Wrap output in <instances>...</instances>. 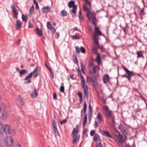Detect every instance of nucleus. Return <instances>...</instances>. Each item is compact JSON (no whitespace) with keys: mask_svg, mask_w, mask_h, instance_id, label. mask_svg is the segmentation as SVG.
Instances as JSON below:
<instances>
[{"mask_svg":"<svg viewBox=\"0 0 147 147\" xmlns=\"http://www.w3.org/2000/svg\"><path fill=\"white\" fill-rule=\"evenodd\" d=\"M8 116V114L7 112L5 111H4L2 112V119H7Z\"/></svg>","mask_w":147,"mask_h":147,"instance_id":"obj_27","label":"nucleus"},{"mask_svg":"<svg viewBox=\"0 0 147 147\" xmlns=\"http://www.w3.org/2000/svg\"><path fill=\"white\" fill-rule=\"evenodd\" d=\"M119 128L122 133L124 134L126 133L127 128L125 125L121 124L119 126Z\"/></svg>","mask_w":147,"mask_h":147,"instance_id":"obj_11","label":"nucleus"},{"mask_svg":"<svg viewBox=\"0 0 147 147\" xmlns=\"http://www.w3.org/2000/svg\"><path fill=\"white\" fill-rule=\"evenodd\" d=\"M98 69V67L93 64L92 62H90L88 65V70L89 72L91 74H94L96 73Z\"/></svg>","mask_w":147,"mask_h":147,"instance_id":"obj_5","label":"nucleus"},{"mask_svg":"<svg viewBox=\"0 0 147 147\" xmlns=\"http://www.w3.org/2000/svg\"><path fill=\"white\" fill-rule=\"evenodd\" d=\"M123 68L126 72V74H127V78L128 79L129 81H130V78L131 76V75H133L134 74L133 72L132 71H130L128 70L124 66H123Z\"/></svg>","mask_w":147,"mask_h":147,"instance_id":"obj_9","label":"nucleus"},{"mask_svg":"<svg viewBox=\"0 0 147 147\" xmlns=\"http://www.w3.org/2000/svg\"><path fill=\"white\" fill-rule=\"evenodd\" d=\"M85 63H84L82 61L80 62V66L81 68V71L84 74H85Z\"/></svg>","mask_w":147,"mask_h":147,"instance_id":"obj_20","label":"nucleus"},{"mask_svg":"<svg viewBox=\"0 0 147 147\" xmlns=\"http://www.w3.org/2000/svg\"><path fill=\"white\" fill-rule=\"evenodd\" d=\"M51 7L49 6L44 7L41 10L42 12L44 13L48 12L50 11Z\"/></svg>","mask_w":147,"mask_h":147,"instance_id":"obj_12","label":"nucleus"},{"mask_svg":"<svg viewBox=\"0 0 147 147\" xmlns=\"http://www.w3.org/2000/svg\"><path fill=\"white\" fill-rule=\"evenodd\" d=\"M101 134L103 136H106L108 138H112L109 132L108 131L103 130V131H101Z\"/></svg>","mask_w":147,"mask_h":147,"instance_id":"obj_13","label":"nucleus"},{"mask_svg":"<svg viewBox=\"0 0 147 147\" xmlns=\"http://www.w3.org/2000/svg\"><path fill=\"white\" fill-rule=\"evenodd\" d=\"M117 137V140H118L119 142H122L123 137L119 133V134L118 135H116Z\"/></svg>","mask_w":147,"mask_h":147,"instance_id":"obj_26","label":"nucleus"},{"mask_svg":"<svg viewBox=\"0 0 147 147\" xmlns=\"http://www.w3.org/2000/svg\"><path fill=\"white\" fill-rule=\"evenodd\" d=\"M38 71V67H36L33 71L31 72L32 73V75L33 74V76L34 78H35L38 76V74L37 72Z\"/></svg>","mask_w":147,"mask_h":147,"instance_id":"obj_23","label":"nucleus"},{"mask_svg":"<svg viewBox=\"0 0 147 147\" xmlns=\"http://www.w3.org/2000/svg\"><path fill=\"white\" fill-rule=\"evenodd\" d=\"M37 96L38 93L36 92V88H34V92H32L31 94V96L33 98H36L37 97Z\"/></svg>","mask_w":147,"mask_h":147,"instance_id":"obj_30","label":"nucleus"},{"mask_svg":"<svg viewBox=\"0 0 147 147\" xmlns=\"http://www.w3.org/2000/svg\"><path fill=\"white\" fill-rule=\"evenodd\" d=\"M22 19L23 21L26 22L27 21L28 19V16L27 15L25 16L24 15L22 14Z\"/></svg>","mask_w":147,"mask_h":147,"instance_id":"obj_38","label":"nucleus"},{"mask_svg":"<svg viewBox=\"0 0 147 147\" xmlns=\"http://www.w3.org/2000/svg\"><path fill=\"white\" fill-rule=\"evenodd\" d=\"M48 69H49V70L50 71V74L51 75H53V72L52 71L51 69L50 68H48Z\"/></svg>","mask_w":147,"mask_h":147,"instance_id":"obj_54","label":"nucleus"},{"mask_svg":"<svg viewBox=\"0 0 147 147\" xmlns=\"http://www.w3.org/2000/svg\"><path fill=\"white\" fill-rule=\"evenodd\" d=\"M96 119L99 123H100L102 121H103L102 116L100 112H98L96 116Z\"/></svg>","mask_w":147,"mask_h":147,"instance_id":"obj_17","label":"nucleus"},{"mask_svg":"<svg viewBox=\"0 0 147 147\" xmlns=\"http://www.w3.org/2000/svg\"><path fill=\"white\" fill-rule=\"evenodd\" d=\"M136 54L138 55L137 58L140 57H144L143 55V53L142 51H138L136 53Z\"/></svg>","mask_w":147,"mask_h":147,"instance_id":"obj_34","label":"nucleus"},{"mask_svg":"<svg viewBox=\"0 0 147 147\" xmlns=\"http://www.w3.org/2000/svg\"><path fill=\"white\" fill-rule=\"evenodd\" d=\"M78 96L80 97V100L81 101V100H82V92L80 91H79L78 93Z\"/></svg>","mask_w":147,"mask_h":147,"instance_id":"obj_41","label":"nucleus"},{"mask_svg":"<svg viewBox=\"0 0 147 147\" xmlns=\"http://www.w3.org/2000/svg\"><path fill=\"white\" fill-rule=\"evenodd\" d=\"M18 100L20 105L22 106H23L24 105V101L23 100L22 97L20 96H19Z\"/></svg>","mask_w":147,"mask_h":147,"instance_id":"obj_35","label":"nucleus"},{"mask_svg":"<svg viewBox=\"0 0 147 147\" xmlns=\"http://www.w3.org/2000/svg\"><path fill=\"white\" fill-rule=\"evenodd\" d=\"M122 76L123 77H125L127 78V74H126V73L125 74L122 75Z\"/></svg>","mask_w":147,"mask_h":147,"instance_id":"obj_59","label":"nucleus"},{"mask_svg":"<svg viewBox=\"0 0 147 147\" xmlns=\"http://www.w3.org/2000/svg\"><path fill=\"white\" fill-rule=\"evenodd\" d=\"M34 12V8L33 7V6H32L30 9V10L29 11V15L30 16V15H32V14Z\"/></svg>","mask_w":147,"mask_h":147,"instance_id":"obj_39","label":"nucleus"},{"mask_svg":"<svg viewBox=\"0 0 147 147\" xmlns=\"http://www.w3.org/2000/svg\"><path fill=\"white\" fill-rule=\"evenodd\" d=\"M104 110V115L107 119H111L114 124L115 123V117L114 114L109 109L108 107L105 105L103 107Z\"/></svg>","mask_w":147,"mask_h":147,"instance_id":"obj_2","label":"nucleus"},{"mask_svg":"<svg viewBox=\"0 0 147 147\" xmlns=\"http://www.w3.org/2000/svg\"><path fill=\"white\" fill-rule=\"evenodd\" d=\"M88 132V131L87 129H85L83 130V132L86 134Z\"/></svg>","mask_w":147,"mask_h":147,"instance_id":"obj_56","label":"nucleus"},{"mask_svg":"<svg viewBox=\"0 0 147 147\" xmlns=\"http://www.w3.org/2000/svg\"><path fill=\"white\" fill-rule=\"evenodd\" d=\"M95 131L94 130H92L90 132V135L91 136H92L94 134Z\"/></svg>","mask_w":147,"mask_h":147,"instance_id":"obj_51","label":"nucleus"},{"mask_svg":"<svg viewBox=\"0 0 147 147\" xmlns=\"http://www.w3.org/2000/svg\"><path fill=\"white\" fill-rule=\"evenodd\" d=\"M36 33L39 36H41L42 35V32L38 28L36 27Z\"/></svg>","mask_w":147,"mask_h":147,"instance_id":"obj_29","label":"nucleus"},{"mask_svg":"<svg viewBox=\"0 0 147 147\" xmlns=\"http://www.w3.org/2000/svg\"><path fill=\"white\" fill-rule=\"evenodd\" d=\"M67 12L65 10L61 11L60 13V15L61 17L66 16H67Z\"/></svg>","mask_w":147,"mask_h":147,"instance_id":"obj_28","label":"nucleus"},{"mask_svg":"<svg viewBox=\"0 0 147 147\" xmlns=\"http://www.w3.org/2000/svg\"><path fill=\"white\" fill-rule=\"evenodd\" d=\"M2 132H0V138H2V137L3 136V135L2 134Z\"/></svg>","mask_w":147,"mask_h":147,"instance_id":"obj_61","label":"nucleus"},{"mask_svg":"<svg viewBox=\"0 0 147 147\" xmlns=\"http://www.w3.org/2000/svg\"><path fill=\"white\" fill-rule=\"evenodd\" d=\"M3 130L7 134H9L10 132V127L8 125H6L5 126Z\"/></svg>","mask_w":147,"mask_h":147,"instance_id":"obj_16","label":"nucleus"},{"mask_svg":"<svg viewBox=\"0 0 147 147\" xmlns=\"http://www.w3.org/2000/svg\"><path fill=\"white\" fill-rule=\"evenodd\" d=\"M80 50L81 52L83 53H86V50L84 47H80Z\"/></svg>","mask_w":147,"mask_h":147,"instance_id":"obj_43","label":"nucleus"},{"mask_svg":"<svg viewBox=\"0 0 147 147\" xmlns=\"http://www.w3.org/2000/svg\"><path fill=\"white\" fill-rule=\"evenodd\" d=\"M22 24V22L20 20H17L15 25L16 28L17 30L19 29L21 26Z\"/></svg>","mask_w":147,"mask_h":147,"instance_id":"obj_14","label":"nucleus"},{"mask_svg":"<svg viewBox=\"0 0 147 147\" xmlns=\"http://www.w3.org/2000/svg\"><path fill=\"white\" fill-rule=\"evenodd\" d=\"M34 2V3L36 5V4H38V3L37 2V1H36V0H33Z\"/></svg>","mask_w":147,"mask_h":147,"instance_id":"obj_62","label":"nucleus"},{"mask_svg":"<svg viewBox=\"0 0 147 147\" xmlns=\"http://www.w3.org/2000/svg\"><path fill=\"white\" fill-rule=\"evenodd\" d=\"M36 9L37 10H38L39 9V7L38 6V4H36Z\"/></svg>","mask_w":147,"mask_h":147,"instance_id":"obj_58","label":"nucleus"},{"mask_svg":"<svg viewBox=\"0 0 147 147\" xmlns=\"http://www.w3.org/2000/svg\"><path fill=\"white\" fill-rule=\"evenodd\" d=\"M95 147H102L101 142L98 143L97 142L95 144Z\"/></svg>","mask_w":147,"mask_h":147,"instance_id":"obj_45","label":"nucleus"},{"mask_svg":"<svg viewBox=\"0 0 147 147\" xmlns=\"http://www.w3.org/2000/svg\"><path fill=\"white\" fill-rule=\"evenodd\" d=\"M87 122V114L86 113L85 115L84 118L83 120V125L84 128H85Z\"/></svg>","mask_w":147,"mask_h":147,"instance_id":"obj_24","label":"nucleus"},{"mask_svg":"<svg viewBox=\"0 0 147 147\" xmlns=\"http://www.w3.org/2000/svg\"><path fill=\"white\" fill-rule=\"evenodd\" d=\"M71 37L74 39H79L80 38V37H79L77 36H71Z\"/></svg>","mask_w":147,"mask_h":147,"instance_id":"obj_52","label":"nucleus"},{"mask_svg":"<svg viewBox=\"0 0 147 147\" xmlns=\"http://www.w3.org/2000/svg\"><path fill=\"white\" fill-rule=\"evenodd\" d=\"M28 71L26 69H22L19 71L20 76L21 77L22 76L28 73Z\"/></svg>","mask_w":147,"mask_h":147,"instance_id":"obj_22","label":"nucleus"},{"mask_svg":"<svg viewBox=\"0 0 147 147\" xmlns=\"http://www.w3.org/2000/svg\"><path fill=\"white\" fill-rule=\"evenodd\" d=\"M11 8L12 9V11L14 14H17L18 15V10L16 9L14 5H11Z\"/></svg>","mask_w":147,"mask_h":147,"instance_id":"obj_25","label":"nucleus"},{"mask_svg":"<svg viewBox=\"0 0 147 147\" xmlns=\"http://www.w3.org/2000/svg\"><path fill=\"white\" fill-rule=\"evenodd\" d=\"M62 85L63 86H61L60 87V91L63 93L64 92V87L63 86V83H62L61 84V85Z\"/></svg>","mask_w":147,"mask_h":147,"instance_id":"obj_40","label":"nucleus"},{"mask_svg":"<svg viewBox=\"0 0 147 147\" xmlns=\"http://www.w3.org/2000/svg\"><path fill=\"white\" fill-rule=\"evenodd\" d=\"M68 6L69 8L73 7L72 12L73 14H76V13L77 7L76 5L75 4L74 1H72L69 2Z\"/></svg>","mask_w":147,"mask_h":147,"instance_id":"obj_6","label":"nucleus"},{"mask_svg":"<svg viewBox=\"0 0 147 147\" xmlns=\"http://www.w3.org/2000/svg\"><path fill=\"white\" fill-rule=\"evenodd\" d=\"M14 14V17L16 18H18L17 15V14Z\"/></svg>","mask_w":147,"mask_h":147,"instance_id":"obj_63","label":"nucleus"},{"mask_svg":"<svg viewBox=\"0 0 147 147\" xmlns=\"http://www.w3.org/2000/svg\"><path fill=\"white\" fill-rule=\"evenodd\" d=\"M82 15L80 11L79 12V16Z\"/></svg>","mask_w":147,"mask_h":147,"instance_id":"obj_64","label":"nucleus"},{"mask_svg":"<svg viewBox=\"0 0 147 147\" xmlns=\"http://www.w3.org/2000/svg\"><path fill=\"white\" fill-rule=\"evenodd\" d=\"M28 27L29 28H32L33 25L30 21H29L28 23Z\"/></svg>","mask_w":147,"mask_h":147,"instance_id":"obj_49","label":"nucleus"},{"mask_svg":"<svg viewBox=\"0 0 147 147\" xmlns=\"http://www.w3.org/2000/svg\"><path fill=\"white\" fill-rule=\"evenodd\" d=\"M75 49L76 50V52L77 53H80V49L78 46L75 47Z\"/></svg>","mask_w":147,"mask_h":147,"instance_id":"obj_48","label":"nucleus"},{"mask_svg":"<svg viewBox=\"0 0 147 147\" xmlns=\"http://www.w3.org/2000/svg\"><path fill=\"white\" fill-rule=\"evenodd\" d=\"M99 123L97 121H95L94 125H95V127H98V125H99Z\"/></svg>","mask_w":147,"mask_h":147,"instance_id":"obj_50","label":"nucleus"},{"mask_svg":"<svg viewBox=\"0 0 147 147\" xmlns=\"http://www.w3.org/2000/svg\"><path fill=\"white\" fill-rule=\"evenodd\" d=\"M79 18L80 21V22H82L83 21V18L82 15L79 16Z\"/></svg>","mask_w":147,"mask_h":147,"instance_id":"obj_47","label":"nucleus"},{"mask_svg":"<svg viewBox=\"0 0 147 147\" xmlns=\"http://www.w3.org/2000/svg\"><path fill=\"white\" fill-rule=\"evenodd\" d=\"M53 98L55 100L57 98V96L56 93H54L53 94Z\"/></svg>","mask_w":147,"mask_h":147,"instance_id":"obj_53","label":"nucleus"},{"mask_svg":"<svg viewBox=\"0 0 147 147\" xmlns=\"http://www.w3.org/2000/svg\"><path fill=\"white\" fill-rule=\"evenodd\" d=\"M85 2L87 4H88L89 5H90V2L88 1V0H87V1H85Z\"/></svg>","mask_w":147,"mask_h":147,"instance_id":"obj_55","label":"nucleus"},{"mask_svg":"<svg viewBox=\"0 0 147 147\" xmlns=\"http://www.w3.org/2000/svg\"><path fill=\"white\" fill-rule=\"evenodd\" d=\"M95 61L99 64L101 63V58L99 54H98L97 55Z\"/></svg>","mask_w":147,"mask_h":147,"instance_id":"obj_33","label":"nucleus"},{"mask_svg":"<svg viewBox=\"0 0 147 147\" xmlns=\"http://www.w3.org/2000/svg\"><path fill=\"white\" fill-rule=\"evenodd\" d=\"M92 39L94 44L98 47H99V37L95 35V34H93Z\"/></svg>","mask_w":147,"mask_h":147,"instance_id":"obj_10","label":"nucleus"},{"mask_svg":"<svg viewBox=\"0 0 147 147\" xmlns=\"http://www.w3.org/2000/svg\"><path fill=\"white\" fill-rule=\"evenodd\" d=\"M3 128V125L2 123L0 121V132H2Z\"/></svg>","mask_w":147,"mask_h":147,"instance_id":"obj_42","label":"nucleus"},{"mask_svg":"<svg viewBox=\"0 0 147 147\" xmlns=\"http://www.w3.org/2000/svg\"><path fill=\"white\" fill-rule=\"evenodd\" d=\"M67 122V120L66 119H63V121H60V123L61 125L64 123H66Z\"/></svg>","mask_w":147,"mask_h":147,"instance_id":"obj_46","label":"nucleus"},{"mask_svg":"<svg viewBox=\"0 0 147 147\" xmlns=\"http://www.w3.org/2000/svg\"><path fill=\"white\" fill-rule=\"evenodd\" d=\"M47 28L51 31H54L55 30V28L52 26L49 22H47Z\"/></svg>","mask_w":147,"mask_h":147,"instance_id":"obj_19","label":"nucleus"},{"mask_svg":"<svg viewBox=\"0 0 147 147\" xmlns=\"http://www.w3.org/2000/svg\"><path fill=\"white\" fill-rule=\"evenodd\" d=\"M78 131V129L74 128L73 129L71 136L73 138V142L74 144L77 143L79 140L80 135L77 134Z\"/></svg>","mask_w":147,"mask_h":147,"instance_id":"obj_4","label":"nucleus"},{"mask_svg":"<svg viewBox=\"0 0 147 147\" xmlns=\"http://www.w3.org/2000/svg\"><path fill=\"white\" fill-rule=\"evenodd\" d=\"M95 34H95L96 36L101 35L102 34V33L100 32L98 27H94Z\"/></svg>","mask_w":147,"mask_h":147,"instance_id":"obj_18","label":"nucleus"},{"mask_svg":"<svg viewBox=\"0 0 147 147\" xmlns=\"http://www.w3.org/2000/svg\"><path fill=\"white\" fill-rule=\"evenodd\" d=\"M70 77V78L74 80V75H71Z\"/></svg>","mask_w":147,"mask_h":147,"instance_id":"obj_60","label":"nucleus"},{"mask_svg":"<svg viewBox=\"0 0 147 147\" xmlns=\"http://www.w3.org/2000/svg\"><path fill=\"white\" fill-rule=\"evenodd\" d=\"M32 77V73H29L28 75H27L26 77L24 79V80L28 81L27 83H30L31 82V81L30 79Z\"/></svg>","mask_w":147,"mask_h":147,"instance_id":"obj_15","label":"nucleus"},{"mask_svg":"<svg viewBox=\"0 0 147 147\" xmlns=\"http://www.w3.org/2000/svg\"><path fill=\"white\" fill-rule=\"evenodd\" d=\"M84 11L86 12L87 17L89 20L92 19V23L95 26L96 22V19L95 16L91 14V11L87 7L84 6Z\"/></svg>","mask_w":147,"mask_h":147,"instance_id":"obj_3","label":"nucleus"},{"mask_svg":"<svg viewBox=\"0 0 147 147\" xmlns=\"http://www.w3.org/2000/svg\"><path fill=\"white\" fill-rule=\"evenodd\" d=\"M13 140L10 136H7L5 140L6 145L7 146H10L12 145Z\"/></svg>","mask_w":147,"mask_h":147,"instance_id":"obj_8","label":"nucleus"},{"mask_svg":"<svg viewBox=\"0 0 147 147\" xmlns=\"http://www.w3.org/2000/svg\"><path fill=\"white\" fill-rule=\"evenodd\" d=\"M91 49L93 53L94 54H96L97 51V49L96 47L94 46H93L91 47Z\"/></svg>","mask_w":147,"mask_h":147,"instance_id":"obj_36","label":"nucleus"},{"mask_svg":"<svg viewBox=\"0 0 147 147\" xmlns=\"http://www.w3.org/2000/svg\"><path fill=\"white\" fill-rule=\"evenodd\" d=\"M100 138L98 134H95L94 136L93 141L94 142H96L98 140H99Z\"/></svg>","mask_w":147,"mask_h":147,"instance_id":"obj_31","label":"nucleus"},{"mask_svg":"<svg viewBox=\"0 0 147 147\" xmlns=\"http://www.w3.org/2000/svg\"><path fill=\"white\" fill-rule=\"evenodd\" d=\"M102 80L105 83H107L109 80V78L108 75L107 74L105 75L103 77Z\"/></svg>","mask_w":147,"mask_h":147,"instance_id":"obj_21","label":"nucleus"},{"mask_svg":"<svg viewBox=\"0 0 147 147\" xmlns=\"http://www.w3.org/2000/svg\"><path fill=\"white\" fill-rule=\"evenodd\" d=\"M78 31V30L77 27H75L74 28V31Z\"/></svg>","mask_w":147,"mask_h":147,"instance_id":"obj_57","label":"nucleus"},{"mask_svg":"<svg viewBox=\"0 0 147 147\" xmlns=\"http://www.w3.org/2000/svg\"><path fill=\"white\" fill-rule=\"evenodd\" d=\"M52 124L53 126V131L55 134L60 136V135L57 128L56 122L55 119L52 120Z\"/></svg>","mask_w":147,"mask_h":147,"instance_id":"obj_7","label":"nucleus"},{"mask_svg":"<svg viewBox=\"0 0 147 147\" xmlns=\"http://www.w3.org/2000/svg\"><path fill=\"white\" fill-rule=\"evenodd\" d=\"M87 105L85 101L84 102V105L83 111L84 112H85L86 110Z\"/></svg>","mask_w":147,"mask_h":147,"instance_id":"obj_44","label":"nucleus"},{"mask_svg":"<svg viewBox=\"0 0 147 147\" xmlns=\"http://www.w3.org/2000/svg\"><path fill=\"white\" fill-rule=\"evenodd\" d=\"M92 108L90 104H89V110L88 111V115H89L90 117L91 116V115L92 114Z\"/></svg>","mask_w":147,"mask_h":147,"instance_id":"obj_32","label":"nucleus"},{"mask_svg":"<svg viewBox=\"0 0 147 147\" xmlns=\"http://www.w3.org/2000/svg\"><path fill=\"white\" fill-rule=\"evenodd\" d=\"M76 71L78 72V76H80V78L82 84L81 85L82 88H83L84 93L86 97L88 98V97L89 92L88 90V87L86 84L85 85V79L81 74L80 70L79 68H78L76 69Z\"/></svg>","mask_w":147,"mask_h":147,"instance_id":"obj_1","label":"nucleus"},{"mask_svg":"<svg viewBox=\"0 0 147 147\" xmlns=\"http://www.w3.org/2000/svg\"><path fill=\"white\" fill-rule=\"evenodd\" d=\"M73 58L74 60V62L77 64L78 63V61L77 57L75 54L73 55Z\"/></svg>","mask_w":147,"mask_h":147,"instance_id":"obj_37","label":"nucleus"}]
</instances>
